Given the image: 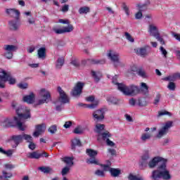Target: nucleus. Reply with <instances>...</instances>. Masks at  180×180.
Listing matches in <instances>:
<instances>
[{
    "label": "nucleus",
    "instance_id": "ddd939ff",
    "mask_svg": "<svg viewBox=\"0 0 180 180\" xmlns=\"http://www.w3.org/2000/svg\"><path fill=\"white\" fill-rule=\"evenodd\" d=\"M84 85V83L81 82H77L72 91H71V95L72 96H75V98L79 96L81 94H82Z\"/></svg>",
    "mask_w": 180,
    "mask_h": 180
},
{
    "label": "nucleus",
    "instance_id": "f03ea898",
    "mask_svg": "<svg viewBox=\"0 0 180 180\" xmlns=\"http://www.w3.org/2000/svg\"><path fill=\"white\" fill-rule=\"evenodd\" d=\"M167 159L161 156H155L149 160L147 165V167H149V168H155L158 165V169L152 172V178L153 180L172 179V176H171L169 170L167 169Z\"/></svg>",
    "mask_w": 180,
    "mask_h": 180
},
{
    "label": "nucleus",
    "instance_id": "4468645a",
    "mask_svg": "<svg viewBox=\"0 0 180 180\" xmlns=\"http://www.w3.org/2000/svg\"><path fill=\"white\" fill-rule=\"evenodd\" d=\"M103 168L104 171H109L111 176L116 178L121 174V171L119 169L110 168V163L109 165H103Z\"/></svg>",
    "mask_w": 180,
    "mask_h": 180
},
{
    "label": "nucleus",
    "instance_id": "a211bd4d",
    "mask_svg": "<svg viewBox=\"0 0 180 180\" xmlns=\"http://www.w3.org/2000/svg\"><path fill=\"white\" fill-rule=\"evenodd\" d=\"M24 18H26L27 23L29 25H34L36 23V19L33 17L32 11H25L22 13Z\"/></svg>",
    "mask_w": 180,
    "mask_h": 180
},
{
    "label": "nucleus",
    "instance_id": "338daca9",
    "mask_svg": "<svg viewBox=\"0 0 180 180\" xmlns=\"http://www.w3.org/2000/svg\"><path fill=\"white\" fill-rule=\"evenodd\" d=\"M71 65H74L75 67H79V61H78L77 59H72L71 61Z\"/></svg>",
    "mask_w": 180,
    "mask_h": 180
},
{
    "label": "nucleus",
    "instance_id": "6e6552de",
    "mask_svg": "<svg viewBox=\"0 0 180 180\" xmlns=\"http://www.w3.org/2000/svg\"><path fill=\"white\" fill-rule=\"evenodd\" d=\"M173 123L174 122L172 121H167V122H165V124L160 128L157 134L158 139H161V137L165 136V134L168 133L171 127H172Z\"/></svg>",
    "mask_w": 180,
    "mask_h": 180
},
{
    "label": "nucleus",
    "instance_id": "8fccbe9b",
    "mask_svg": "<svg viewBox=\"0 0 180 180\" xmlns=\"http://www.w3.org/2000/svg\"><path fill=\"white\" fill-rule=\"evenodd\" d=\"M167 115V116H169V117H171V116H172V113L167 111V110H162V111H160L158 113V116H165V115Z\"/></svg>",
    "mask_w": 180,
    "mask_h": 180
},
{
    "label": "nucleus",
    "instance_id": "bb28decb",
    "mask_svg": "<svg viewBox=\"0 0 180 180\" xmlns=\"http://www.w3.org/2000/svg\"><path fill=\"white\" fill-rule=\"evenodd\" d=\"M39 170L44 172V174H53L54 172V170L50 167H39Z\"/></svg>",
    "mask_w": 180,
    "mask_h": 180
},
{
    "label": "nucleus",
    "instance_id": "2eb2a0df",
    "mask_svg": "<svg viewBox=\"0 0 180 180\" xmlns=\"http://www.w3.org/2000/svg\"><path fill=\"white\" fill-rule=\"evenodd\" d=\"M150 158H151V153H150V150H144L141 156V167H147V165H148Z\"/></svg>",
    "mask_w": 180,
    "mask_h": 180
},
{
    "label": "nucleus",
    "instance_id": "c85d7f7f",
    "mask_svg": "<svg viewBox=\"0 0 180 180\" xmlns=\"http://www.w3.org/2000/svg\"><path fill=\"white\" fill-rule=\"evenodd\" d=\"M103 129H105V124H97L96 125V129H95V131L96 133H97L98 134L102 136V134H103V133H102V131L103 130Z\"/></svg>",
    "mask_w": 180,
    "mask_h": 180
},
{
    "label": "nucleus",
    "instance_id": "2f4dec72",
    "mask_svg": "<svg viewBox=\"0 0 180 180\" xmlns=\"http://www.w3.org/2000/svg\"><path fill=\"white\" fill-rule=\"evenodd\" d=\"M86 153L90 158L96 157L98 155V151L94 149H86Z\"/></svg>",
    "mask_w": 180,
    "mask_h": 180
},
{
    "label": "nucleus",
    "instance_id": "f704fd0d",
    "mask_svg": "<svg viewBox=\"0 0 180 180\" xmlns=\"http://www.w3.org/2000/svg\"><path fill=\"white\" fill-rule=\"evenodd\" d=\"M63 33H71L74 30V26L72 25L69 24L66 27H63Z\"/></svg>",
    "mask_w": 180,
    "mask_h": 180
},
{
    "label": "nucleus",
    "instance_id": "0e129e2a",
    "mask_svg": "<svg viewBox=\"0 0 180 180\" xmlns=\"http://www.w3.org/2000/svg\"><path fill=\"white\" fill-rule=\"evenodd\" d=\"M155 37L158 41H160V44H162V46H163V44H165V41H164V39L161 37H160V34H158V36H156Z\"/></svg>",
    "mask_w": 180,
    "mask_h": 180
},
{
    "label": "nucleus",
    "instance_id": "5fc2aeb1",
    "mask_svg": "<svg viewBox=\"0 0 180 180\" xmlns=\"http://www.w3.org/2000/svg\"><path fill=\"white\" fill-rule=\"evenodd\" d=\"M70 168H71V167L70 166H66L65 167L61 172L62 175L64 176V175H67V174H68V172H70Z\"/></svg>",
    "mask_w": 180,
    "mask_h": 180
},
{
    "label": "nucleus",
    "instance_id": "864d4df0",
    "mask_svg": "<svg viewBox=\"0 0 180 180\" xmlns=\"http://www.w3.org/2000/svg\"><path fill=\"white\" fill-rule=\"evenodd\" d=\"M122 8L127 15V16H130V11L129 10V6L126 4H122Z\"/></svg>",
    "mask_w": 180,
    "mask_h": 180
},
{
    "label": "nucleus",
    "instance_id": "774afa93",
    "mask_svg": "<svg viewBox=\"0 0 180 180\" xmlns=\"http://www.w3.org/2000/svg\"><path fill=\"white\" fill-rule=\"evenodd\" d=\"M58 23H62L63 25H70V21L68 20L59 19Z\"/></svg>",
    "mask_w": 180,
    "mask_h": 180
},
{
    "label": "nucleus",
    "instance_id": "cd10ccee",
    "mask_svg": "<svg viewBox=\"0 0 180 180\" xmlns=\"http://www.w3.org/2000/svg\"><path fill=\"white\" fill-rule=\"evenodd\" d=\"M28 158H32L34 160H39L40 157H41V153H39L37 152H32L27 154Z\"/></svg>",
    "mask_w": 180,
    "mask_h": 180
},
{
    "label": "nucleus",
    "instance_id": "6e6d98bb",
    "mask_svg": "<svg viewBox=\"0 0 180 180\" xmlns=\"http://www.w3.org/2000/svg\"><path fill=\"white\" fill-rule=\"evenodd\" d=\"M48 131H49V133H51V134H54V133L57 131V126L56 125L51 126L48 129Z\"/></svg>",
    "mask_w": 180,
    "mask_h": 180
},
{
    "label": "nucleus",
    "instance_id": "e433bc0d",
    "mask_svg": "<svg viewBox=\"0 0 180 180\" xmlns=\"http://www.w3.org/2000/svg\"><path fill=\"white\" fill-rule=\"evenodd\" d=\"M86 162L87 164H94L95 165H98V164H99V160H98L96 158L93 157L87 159Z\"/></svg>",
    "mask_w": 180,
    "mask_h": 180
},
{
    "label": "nucleus",
    "instance_id": "a19ab883",
    "mask_svg": "<svg viewBox=\"0 0 180 180\" xmlns=\"http://www.w3.org/2000/svg\"><path fill=\"white\" fill-rule=\"evenodd\" d=\"M137 74L139 75V77H141L142 78H147V73L146 72V70L143 68H139L137 70Z\"/></svg>",
    "mask_w": 180,
    "mask_h": 180
},
{
    "label": "nucleus",
    "instance_id": "9b49d317",
    "mask_svg": "<svg viewBox=\"0 0 180 180\" xmlns=\"http://www.w3.org/2000/svg\"><path fill=\"white\" fill-rule=\"evenodd\" d=\"M58 92L59 94V99L58 102H60L61 105L64 103H68L70 102V98H68V96L61 87L58 86Z\"/></svg>",
    "mask_w": 180,
    "mask_h": 180
},
{
    "label": "nucleus",
    "instance_id": "c9c22d12",
    "mask_svg": "<svg viewBox=\"0 0 180 180\" xmlns=\"http://www.w3.org/2000/svg\"><path fill=\"white\" fill-rule=\"evenodd\" d=\"M151 139V134L150 133H143L141 136V141H147V140H150Z\"/></svg>",
    "mask_w": 180,
    "mask_h": 180
},
{
    "label": "nucleus",
    "instance_id": "680f3d73",
    "mask_svg": "<svg viewBox=\"0 0 180 180\" xmlns=\"http://www.w3.org/2000/svg\"><path fill=\"white\" fill-rule=\"evenodd\" d=\"M4 168H6V169H13V168H15V165L11 163H6L4 165Z\"/></svg>",
    "mask_w": 180,
    "mask_h": 180
},
{
    "label": "nucleus",
    "instance_id": "c756f323",
    "mask_svg": "<svg viewBox=\"0 0 180 180\" xmlns=\"http://www.w3.org/2000/svg\"><path fill=\"white\" fill-rule=\"evenodd\" d=\"M106 99L109 103H112L113 105H117V103H119V99H117L116 97L109 96Z\"/></svg>",
    "mask_w": 180,
    "mask_h": 180
},
{
    "label": "nucleus",
    "instance_id": "79ce46f5",
    "mask_svg": "<svg viewBox=\"0 0 180 180\" xmlns=\"http://www.w3.org/2000/svg\"><path fill=\"white\" fill-rule=\"evenodd\" d=\"M107 153L112 157H116V155H117V152L116 151V149H115L113 148H108Z\"/></svg>",
    "mask_w": 180,
    "mask_h": 180
},
{
    "label": "nucleus",
    "instance_id": "58836bf2",
    "mask_svg": "<svg viewBox=\"0 0 180 180\" xmlns=\"http://www.w3.org/2000/svg\"><path fill=\"white\" fill-rule=\"evenodd\" d=\"M128 179L129 180H144V179H143V177L141 176H137L136 175L130 173L128 176Z\"/></svg>",
    "mask_w": 180,
    "mask_h": 180
},
{
    "label": "nucleus",
    "instance_id": "6ab92c4d",
    "mask_svg": "<svg viewBox=\"0 0 180 180\" xmlns=\"http://www.w3.org/2000/svg\"><path fill=\"white\" fill-rule=\"evenodd\" d=\"M148 32L150 36H153V37H156V36H158V34H160V33L158 32V27H157L156 25L154 24L149 25Z\"/></svg>",
    "mask_w": 180,
    "mask_h": 180
},
{
    "label": "nucleus",
    "instance_id": "39448f33",
    "mask_svg": "<svg viewBox=\"0 0 180 180\" xmlns=\"http://www.w3.org/2000/svg\"><path fill=\"white\" fill-rule=\"evenodd\" d=\"M39 96L42 98H39L37 101V105H43L44 103H48L51 99V95L50 91L46 89H41L39 92Z\"/></svg>",
    "mask_w": 180,
    "mask_h": 180
},
{
    "label": "nucleus",
    "instance_id": "7c9ffc66",
    "mask_svg": "<svg viewBox=\"0 0 180 180\" xmlns=\"http://www.w3.org/2000/svg\"><path fill=\"white\" fill-rule=\"evenodd\" d=\"M87 61L91 64H105L106 60L105 59L96 60V59H88Z\"/></svg>",
    "mask_w": 180,
    "mask_h": 180
},
{
    "label": "nucleus",
    "instance_id": "c03bdc74",
    "mask_svg": "<svg viewBox=\"0 0 180 180\" xmlns=\"http://www.w3.org/2000/svg\"><path fill=\"white\" fill-rule=\"evenodd\" d=\"M136 8H138L139 11L144 12V11H147V4H137Z\"/></svg>",
    "mask_w": 180,
    "mask_h": 180
},
{
    "label": "nucleus",
    "instance_id": "4c0bfd02",
    "mask_svg": "<svg viewBox=\"0 0 180 180\" xmlns=\"http://www.w3.org/2000/svg\"><path fill=\"white\" fill-rule=\"evenodd\" d=\"M64 65V58H58L56 61V68H61Z\"/></svg>",
    "mask_w": 180,
    "mask_h": 180
},
{
    "label": "nucleus",
    "instance_id": "a18cd8bd",
    "mask_svg": "<svg viewBox=\"0 0 180 180\" xmlns=\"http://www.w3.org/2000/svg\"><path fill=\"white\" fill-rule=\"evenodd\" d=\"M23 140H25L27 143H32L33 141V137L29 134H22Z\"/></svg>",
    "mask_w": 180,
    "mask_h": 180
},
{
    "label": "nucleus",
    "instance_id": "052dcab7",
    "mask_svg": "<svg viewBox=\"0 0 180 180\" xmlns=\"http://www.w3.org/2000/svg\"><path fill=\"white\" fill-rule=\"evenodd\" d=\"M82 128L81 127H77L74 129V133L75 134H82Z\"/></svg>",
    "mask_w": 180,
    "mask_h": 180
},
{
    "label": "nucleus",
    "instance_id": "423d86ee",
    "mask_svg": "<svg viewBox=\"0 0 180 180\" xmlns=\"http://www.w3.org/2000/svg\"><path fill=\"white\" fill-rule=\"evenodd\" d=\"M107 57L108 60H110L113 62L115 67H119L120 65V59L119 58V53L115 51H108L107 53Z\"/></svg>",
    "mask_w": 180,
    "mask_h": 180
},
{
    "label": "nucleus",
    "instance_id": "4be33fe9",
    "mask_svg": "<svg viewBox=\"0 0 180 180\" xmlns=\"http://www.w3.org/2000/svg\"><path fill=\"white\" fill-rule=\"evenodd\" d=\"M34 94L33 93H31L22 98L23 102H26V103L29 104L34 103Z\"/></svg>",
    "mask_w": 180,
    "mask_h": 180
},
{
    "label": "nucleus",
    "instance_id": "473e14b6",
    "mask_svg": "<svg viewBox=\"0 0 180 180\" xmlns=\"http://www.w3.org/2000/svg\"><path fill=\"white\" fill-rule=\"evenodd\" d=\"M71 142H72V150H75V147H77V146H81V141H79V139L77 138L72 139Z\"/></svg>",
    "mask_w": 180,
    "mask_h": 180
},
{
    "label": "nucleus",
    "instance_id": "4d7b16f0",
    "mask_svg": "<svg viewBox=\"0 0 180 180\" xmlns=\"http://www.w3.org/2000/svg\"><path fill=\"white\" fill-rule=\"evenodd\" d=\"M167 88L169 91H174L176 88L175 83L170 82L167 85Z\"/></svg>",
    "mask_w": 180,
    "mask_h": 180
},
{
    "label": "nucleus",
    "instance_id": "ea45409f",
    "mask_svg": "<svg viewBox=\"0 0 180 180\" xmlns=\"http://www.w3.org/2000/svg\"><path fill=\"white\" fill-rule=\"evenodd\" d=\"M141 91H142L143 94H148V86H147V84L144 82L141 83Z\"/></svg>",
    "mask_w": 180,
    "mask_h": 180
},
{
    "label": "nucleus",
    "instance_id": "e2e57ef3",
    "mask_svg": "<svg viewBox=\"0 0 180 180\" xmlns=\"http://www.w3.org/2000/svg\"><path fill=\"white\" fill-rule=\"evenodd\" d=\"M160 50L162 53V54L164 56L165 58H167V54H168V52L165 49H164L163 46H160Z\"/></svg>",
    "mask_w": 180,
    "mask_h": 180
},
{
    "label": "nucleus",
    "instance_id": "20e7f679",
    "mask_svg": "<svg viewBox=\"0 0 180 180\" xmlns=\"http://www.w3.org/2000/svg\"><path fill=\"white\" fill-rule=\"evenodd\" d=\"M8 81V84L13 85L16 84V79L13 78L10 73L0 69V88H5V83Z\"/></svg>",
    "mask_w": 180,
    "mask_h": 180
},
{
    "label": "nucleus",
    "instance_id": "7ed1b4c3",
    "mask_svg": "<svg viewBox=\"0 0 180 180\" xmlns=\"http://www.w3.org/2000/svg\"><path fill=\"white\" fill-rule=\"evenodd\" d=\"M118 90L126 96H134L139 94V86L134 85L118 84Z\"/></svg>",
    "mask_w": 180,
    "mask_h": 180
},
{
    "label": "nucleus",
    "instance_id": "72a5a7b5",
    "mask_svg": "<svg viewBox=\"0 0 180 180\" xmlns=\"http://www.w3.org/2000/svg\"><path fill=\"white\" fill-rule=\"evenodd\" d=\"M0 153H1V154H4V155H7V157H12L13 150H5L4 148H0Z\"/></svg>",
    "mask_w": 180,
    "mask_h": 180
},
{
    "label": "nucleus",
    "instance_id": "393cba45",
    "mask_svg": "<svg viewBox=\"0 0 180 180\" xmlns=\"http://www.w3.org/2000/svg\"><path fill=\"white\" fill-rule=\"evenodd\" d=\"M38 58L41 60H44L46 58V48L41 47L37 51Z\"/></svg>",
    "mask_w": 180,
    "mask_h": 180
},
{
    "label": "nucleus",
    "instance_id": "09e8293b",
    "mask_svg": "<svg viewBox=\"0 0 180 180\" xmlns=\"http://www.w3.org/2000/svg\"><path fill=\"white\" fill-rule=\"evenodd\" d=\"M53 31L56 34H64V30L63 27L62 28L53 27Z\"/></svg>",
    "mask_w": 180,
    "mask_h": 180
},
{
    "label": "nucleus",
    "instance_id": "13d9d810",
    "mask_svg": "<svg viewBox=\"0 0 180 180\" xmlns=\"http://www.w3.org/2000/svg\"><path fill=\"white\" fill-rule=\"evenodd\" d=\"M95 174L97 176H105V172L103 170L98 169L95 172Z\"/></svg>",
    "mask_w": 180,
    "mask_h": 180
},
{
    "label": "nucleus",
    "instance_id": "f8f14e48",
    "mask_svg": "<svg viewBox=\"0 0 180 180\" xmlns=\"http://www.w3.org/2000/svg\"><path fill=\"white\" fill-rule=\"evenodd\" d=\"M87 102H94L91 105H86L83 103H79V106H85L86 108H89L90 109H95L98 105H99V100H95V96H90L86 98Z\"/></svg>",
    "mask_w": 180,
    "mask_h": 180
},
{
    "label": "nucleus",
    "instance_id": "dca6fc26",
    "mask_svg": "<svg viewBox=\"0 0 180 180\" xmlns=\"http://www.w3.org/2000/svg\"><path fill=\"white\" fill-rule=\"evenodd\" d=\"M103 140L105 141L106 145L109 147H115V144L113 141L109 139L110 137H112V134L109 131H105L102 134Z\"/></svg>",
    "mask_w": 180,
    "mask_h": 180
},
{
    "label": "nucleus",
    "instance_id": "603ef678",
    "mask_svg": "<svg viewBox=\"0 0 180 180\" xmlns=\"http://www.w3.org/2000/svg\"><path fill=\"white\" fill-rule=\"evenodd\" d=\"M160 101H161V94H157L153 102L154 105H158V103H160Z\"/></svg>",
    "mask_w": 180,
    "mask_h": 180
},
{
    "label": "nucleus",
    "instance_id": "37998d69",
    "mask_svg": "<svg viewBox=\"0 0 180 180\" xmlns=\"http://www.w3.org/2000/svg\"><path fill=\"white\" fill-rule=\"evenodd\" d=\"M164 81H175L176 79V73L165 77Z\"/></svg>",
    "mask_w": 180,
    "mask_h": 180
},
{
    "label": "nucleus",
    "instance_id": "f257e3e1",
    "mask_svg": "<svg viewBox=\"0 0 180 180\" xmlns=\"http://www.w3.org/2000/svg\"><path fill=\"white\" fill-rule=\"evenodd\" d=\"M15 112L18 117H14V118L4 117L1 119L0 124L3 127H12L16 125L19 130L25 131V130H26V125L23 124V122L26 120V119H30V109L20 105L15 109Z\"/></svg>",
    "mask_w": 180,
    "mask_h": 180
},
{
    "label": "nucleus",
    "instance_id": "412c9836",
    "mask_svg": "<svg viewBox=\"0 0 180 180\" xmlns=\"http://www.w3.org/2000/svg\"><path fill=\"white\" fill-rule=\"evenodd\" d=\"M93 117H94V120H96V122H99V120H103L105 116L103 115V110H98L95 111L93 113Z\"/></svg>",
    "mask_w": 180,
    "mask_h": 180
},
{
    "label": "nucleus",
    "instance_id": "0eeeda50",
    "mask_svg": "<svg viewBox=\"0 0 180 180\" xmlns=\"http://www.w3.org/2000/svg\"><path fill=\"white\" fill-rule=\"evenodd\" d=\"M4 51V57L7 58L8 60H11L13 57V51L18 50V46L15 45H4L3 47Z\"/></svg>",
    "mask_w": 180,
    "mask_h": 180
},
{
    "label": "nucleus",
    "instance_id": "49530a36",
    "mask_svg": "<svg viewBox=\"0 0 180 180\" xmlns=\"http://www.w3.org/2000/svg\"><path fill=\"white\" fill-rule=\"evenodd\" d=\"M124 37H125V39H127V40H128V41H129L130 43H134V38H133V37H131L130 33L125 32Z\"/></svg>",
    "mask_w": 180,
    "mask_h": 180
},
{
    "label": "nucleus",
    "instance_id": "5701e85b",
    "mask_svg": "<svg viewBox=\"0 0 180 180\" xmlns=\"http://www.w3.org/2000/svg\"><path fill=\"white\" fill-rule=\"evenodd\" d=\"M62 161L66 164L67 167H72L74 165V157L65 156L62 158Z\"/></svg>",
    "mask_w": 180,
    "mask_h": 180
},
{
    "label": "nucleus",
    "instance_id": "a878e982",
    "mask_svg": "<svg viewBox=\"0 0 180 180\" xmlns=\"http://www.w3.org/2000/svg\"><path fill=\"white\" fill-rule=\"evenodd\" d=\"M12 139L16 146H18L23 141V134L22 135H15L12 136Z\"/></svg>",
    "mask_w": 180,
    "mask_h": 180
},
{
    "label": "nucleus",
    "instance_id": "de8ad7c7",
    "mask_svg": "<svg viewBox=\"0 0 180 180\" xmlns=\"http://www.w3.org/2000/svg\"><path fill=\"white\" fill-rule=\"evenodd\" d=\"M88 12H89V7L84 6L79 9V13H80V15L88 13Z\"/></svg>",
    "mask_w": 180,
    "mask_h": 180
},
{
    "label": "nucleus",
    "instance_id": "aec40b11",
    "mask_svg": "<svg viewBox=\"0 0 180 180\" xmlns=\"http://www.w3.org/2000/svg\"><path fill=\"white\" fill-rule=\"evenodd\" d=\"M8 25L11 30H18L20 27V22L19 20H12L8 22Z\"/></svg>",
    "mask_w": 180,
    "mask_h": 180
},
{
    "label": "nucleus",
    "instance_id": "f3484780",
    "mask_svg": "<svg viewBox=\"0 0 180 180\" xmlns=\"http://www.w3.org/2000/svg\"><path fill=\"white\" fill-rule=\"evenodd\" d=\"M35 131L33 133L34 137H39L42 133L46 131V125L44 124H38L35 127Z\"/></svg>",
    "mask_w": 180,
    "mask_h": 180
},
{
    "label": "nucleus",
    "instance_id": "b1692460",
    "mask_svg": "<svg viewBox=\"0 0 180 180\" xmlns=\"http://www.w3.org/2000/svg\"><path fill=\"white\" fill-rule=\"evenodd\" d=\"M91 77H93L96 82H99V81H101V78H102V73L91 70Z\"/></svg>",
    "mask_w": 180,
    "mask_h": 180
},
{
    "label": "nucleus",
    "instance_id": "bf43d9fd",
    "mask_svg": "<svg viewBox=\"0 0 180 180\" xmlns=\"http://www.w3.org/2000/svg\"><path fill=\"white\" fill-rule=\"evenodd\" d=\"M138 105L139 106H146V105H147V103L146 102V100L144 98H139Z\"/></svg>",
    "mask_w": 180,
    "mask_h": 180
},
{
    "label": "nucleus",
    "instance_id": "69168bd1",
    "mask_svg": "<svg viewBox=\"0 0 180 180\" xmlns=\"http://www.w3.org/2000/svg\"><path fill=\"white\" fill-rule=\"evenodd\" d=\"M136 71H137V67H136V65H132L130 67L128 72H129L130 74H133V72H136Z\"/></svg>",
    "mask_w": 180,
    "mask_h": 180
},
{
    "label": "nucleus",
    "instance_id": "1a4fd4ad",
    "mask_svg": "<svg viewBox=\"0 0 180 180\" xmlns=\"http://www.w3.org/2000/svg\"><path fill=\"white\" fill-rule=\"evenodd\" d=\"M150 51H151V46L148 45H146L141 48H137L134 49V51L137 54V56H140L141 57H143V58L147 57V56L150 54Z\"/></svg>",
    "mask_w": 180,
    "mask_h": 180
},
{
    "label": "nucleus",
    "instance_id": "3c124183",
    "mask_svg": "<svg viewBox=\"0 0 180 180\" xmlns=\"http://www.w3.org/2000/svg\"><path fill=\"white\" fill-rule=\"evenodd\" d=\"M61 12L63 13H66V12H68L70 11V5L68 4H64L61 8H60Z\"/></svg>",
    "mask_w": 180,
    "mask_h": 180
},
{
    "label": "nucleus",
    "instance_id": "9d476101",
    "mask_svg": "<svg viewBox=\"0 0 180 180\" xmlns=\"http://www.w3.org/2000/svg\"><path fill=\"white\" fill-rule=\"evenodd\" d=\"M5 13L7 16H8V18H13V19H16L17 20H19V19H20V11L16 8H6Z\"/></svg>",
    "mask_w": 180,
    "mask_h": 180
}]
</instances>
